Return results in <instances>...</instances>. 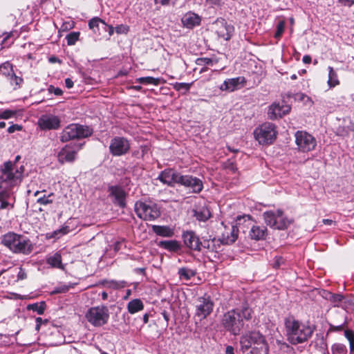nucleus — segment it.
Instances as JSON below:
<instances>
[{"mask_svg":"<svg viewBox=\"0 0 354 354\" xmlns=\"http://www.w3.org/2000/svg\"><path fill=\"white\" fill-rule=\"evenodd\" d=\"M129 30V28L127 25L120 24L115 27V32L118 34H127Z\"/></svg>","mask_w":354,"mask_h":354,"instance_id":"nucleus-48","label":"nucleus"},{"mask_svg":"<svg viewBox=\"0 0 354 354\" xmlns=\"http://www.w3.org/2000/svg\"><path fill=\"white\" fill-rule=\"evenodd\" d=\"M80 37V32H71L66 36V39L67 41V44L68 46H72L75 44V42L79 39Z\"/></svg>","mask_w":354,"mask_h":354,"instance_id":"nucleus-43","label":"nucleus"},{"mask_svg":"<svg viewBox=\"0 0 354 354\" xmlns=\"http://www.w3.org/2000/svg\"><path fill=\"white\" fill-rule=\"evenodd\" d=\"M110 196L114 198L113 203L123 208L126 206V193L120 186H111L109 188Z\"/></svg>","mask_w":354,"mask_h":354,"instance_id":"nucleus-22","label":"nucleus"},{"mask_svg":"<svg viewBox=\"0 0 354 354\" xmlns=\"http://www.w3.org/2000/svg\"><path fill=\"white\" fill-rule=\"evenodd\" d=\"M7 79L9 80L10 84L12 86L14 90L20 88L24 83L23 78L20 76H17L15 72H13L12 74Z\"/></svg>","mask_w":354,"mask_h":354,"instance_id":"nucleus-35","label":"nucleus"},{"mask_svg":"<svg viewBox=\"0 0 354 354\" xmlns=\"http://www.w3.org/2000/svg\"><path fill=\"white\" fill-rule=\"evenodd\" d=\"M284 324L287 340L294 345L307 342L316 330L314 324L301 322L291 316L286 318Z\"/></svg>","mask_w":354,"mask_h":354,"instance_id":"nucleus-2","label":"nucleus"},{"mask_svg":"<svg viewBox=\"0 0 354 354\" xmlns=\"http://www.w3.org/2000/svg\"><path fill=\"white\" fill-rule=\"evenodd\" d=\"M328 84L330 87H335L339 84L337 73L333 70L332 66H328Z\"/></svg>","mask_w":354,"mask_h":354,"instance_id":"nucleus-37","label":"nucleus"},{"mask_svg":"<svg viewBox=\"0 0 354 354\" xmlns=\"http://www.w3.org/2000/svg\"><path fill=\"white\" fill-rule=\"evenodd\" d=\"M212 26L217 35L226 41L231 39L234 31V26L227 24L226 20L221 17L214 21Z\"/></svg>","mask_w":354,"mask_h":354,"instance_id":"nucleus-13","label":"nucleus"},{"mask_svg":"<svg viewBox=\"0 0 354 354\" xmlns=\"http://www.w3.org/2000/svg\"><path fill=\"white\" fill-rule=\"evenodd\" d=\"M190 86H191L190 84L181 82V83L176 84L175 87H176V90H178V91L184 90V91H187L189 90Z\"/></svg>","mask_w":354,"mask_h":354,"instance_id":"nucleus-53","label":"nucleus"},{"mask_svg":"<svg viewBox=\"0 0 354 354\" xmlns=\"http://www.w3.org/2000/svg\"><path fill=\"white\" fill-rule=\"evenodd\" d=\"M183 174L174 169L167 168L162 171L157 180L169 187H174L176 184L180 185Z\"/></svg>","mask_w":354,"mask_h":354,"instance_id":"nucleus-14","label":"nucleus"},{"mask_svg":"<svg viewBox=\"0 0 354 354\" xmlns=\"http://www.w3.org/2000/svg\"><path fill=\"white\" fill-rule=\"evenodd\" d=\"M344 6H351L354 4V0H338Z\"/></svg>","mask_w":354,"mask_h":354,"instance_id":"nucleus-59","label":"nucleus"},{"mask_svg":"<svg viewBox=\"0 0 354 354\" xmlns=\"http://www.w3.org/2000/svg\"><path fill=\"white\" fill-rule=\"evenodd\" d=\"M14 72L12 64L6 62L0 65V75L8 78Z\"/></svg>","mask_w":354,"mask_h":354,"instance_id":"nucleus-36","label":"nucleus"},{"mask_svg":"<svg viewBox=\"0 0 354 354\" xmlns=\"http://www.w3.org/2000/svg\"><path fill=\"white\" fill-rule=\"evenodd\" d=\"M60 123V119L53 115H44L38 120V124L41 130L57 129Z\"/></svg>","mask_w":354,"mask_h":354,"instance_id":"nucleus-19","label":"nucleus"},{"mask_svg":"<svg viewBox=\"0 0 354 354\" xmlns=\"http://www.w3.org/2000/svg\"><path fill=\"white\" fill-rule=\"evenodd\" d=\"M98 285H101L107 288L118 290L126 287L127 286V282L123 280L116 281L103 279L99 281Z\"/></svg>","mask_w":354,"mask_h":354,"instance_id":"nucleus-26","label":"nucleus"},{"mask_svg":"<svg viewBox=\"0 0 354 354\" xmlns=\"http://www.w3.org/2000/svg\"><path fill=\"white\" fill-rule=\"evenodd\" d=\"M246 84V79L243 76L225 80L220 86L223 91L233 92L241 89Z\"/></svg>","mask_w":354,"mask_h":354,"instance_id":"nucleus-18","label":"nucleus"},{"mask_svg":"<svg viewBox=\"0 0 354 354\" xmlns=\"http://www.w3.org/2000/svg\"><path fill=\"white\" fill-rule=\"evenodd\" d=\"M295 142L298 149L302 152L310 151L317 145L316 139L312 135L304 131H297L295 133Z\"/></svg>","mask_w":354,"mask_h":354,"instance_id":"nucleus-12","label":"nucleus"},{"mask_svg":"<svg viewBox=\"0 0 354 354\" xmlns=\"http://www.w3.org/2000/svg\"><path fill=\"white\" fill-rule=\"evenodd\" d=\"M82 144H69L63 147L57 154L58 161L63 164L66 162H73L77 152L82 148Z\"/></svg>","mask_w":354,"mask_h":354,"instance_id":"nucleus-15","label":"nucleus"},{"mask_svg":"<svg viewBox=\"0 0 354 354\" xmlns=\"http://www.w3.org/2000/svg\"><path fill=\"white\" fill-rule=\"evenodd\" d=\"M21 129V127L18 125V124H12L11 126H10L8 128V132L9 133H14L15 131H19Z\"/></svg>","mask_w":354,"mask_h":354,"instance_id":"nucleus-57","label":"nucleus"},{"mask_svg":"<svg viewBox=\"0 0 354 354\" xmlns=\"http://www.w3.org/2000/svg\"><path fill=\"white\" fill-rule=\"evenodd\" d=\"M158 245L161 248L167 250L169 252H176L181 249L180 244L178 241L176 240L161 241L158 243Z\"/></svg>","mask_w":354,"mask_h":354,"instance_id":"nucleus-27","label":"nucleus"},{"mask_svg":"<svg viewBox=\"0 0 354 354\" xmlns=\"http://www.w3.org/2000/svg\"><path fill=\"white\" fill-rule=\"evenodd\" d=\"M131 148L129 140L124 137L115 136L111 140L109 152L113 156H122L127 154Z\"/></svg>","mask_w":354,"mask_h":354,"instance_id":"nucleus-11","label":"nucleus"},{"mask_svg":"<svg viewBox=\"0 0 354 354\" xmlns=\"http://www.w3.org/2000/svg\"><path fill=\"white\" fill-rule=\"evenodd\" d=\"M46 303L44 301H41L40 303H35L28 305L27 309L28 310L37 312L39 315H42L46 309Z\"/></svg>","mask_w":354,"mask_h":354,"instance_id":"nucleus-38","label":"nucleus"},{"mask_svg":"<svg viewBox=\"0 0 354 354\" xmlns=\"http://www.w3.org/2000/svg\"><path fill=\"white\" fill-rule=\"evenodd\" d=\"M144 308V304L140 299H134L127 304V310L130 314L136 313Z\"/></svg>","mask_w":354,"mask_h":354,"instance_id":"nucleus-32","label":"nucleus"},{"mask_svg":"<svg viewBox=\"0 0 354 354\" xmlns=\"http://www.w3.org/2000/svg\"><path fill=\"white\" fill-rule=\"evenodd\" d=\"M146 149L147 148L145 146H141L140 150L134 151L133 152V156L138 158H143V156L146 152Z\"/></svg>","mask_w":354,"mask_h":354,"instance_id":"nucleus-52","label":"nucleus"},{"mask_svg":"<svg viewBox=\"0 0 354 354\" xmlns=\"http://www.w3.org/2000/svg\"><path fill=\"white\" fill-rule=\"evenodd\" d=\"M48 91L50 93H53L55 95H62L63 93V91L61 88L55 87L53 85H50L48 86Z\"/></svg>","mask_w":354,"mask_h":354,"instance_id":"nucleus-50","label":"nucleus"},{"mask_svg":"<svg viewBox=\"0 0 354 354\" xmlns=\"http://www.w3.org/2000/svg\"><path fill=\"white\" fill-rule=\"evenodd\" d=\"M263 218L267 225L279 230H286L293 222L281 209L266 211L263 214Z\"/></svg>","mask_w":354,"mask_h":354,"instance_id":"nucleus-6","label":"nucleus"},{"mask_svg":"<svg viewBox=\"0 0 354 354\" xmlns=\"http://www.w3.org/2000/svg\"><path fill=\"white\" fill-rule=\"evenodd\" d=\"M178 274L180 279L189 280L196 274V271L186 267L178 269Z\"/></svg>","mask_w":354,"mask_h":354,"instance_id":"nucleus-33","label":"nucleus"},{"mask_svg":"<svg viewBox=\"0 0 354 354\" xmlns=\"http://www.w3.org/2000/svg\"><path fill=\"white\" fill-rule=\"evenodd\" d=\"M68 286H62L60 287L55 288V290L53 291V293L57 294V293H62L66 292L68 290Z\"/></svg>","mask_w":354,"mask_h":354,"instance_id":"nucleus-56","label":"nucleus"},{"mask_svg":"<svg viewBox=\"0 0 354 354\" xmlns=\"http://www.w3.org/2000/svg\"><path fill=\"white\" fill-rule=\"evenodd\" d=\"M238 227L237 226H232L230 234H223L222 243L223 244L230 245L235 242L238 238Z\"/></svg>","mask_w":354,"mask_h":354,"instance_id":"nucleus-31","label":"nucleus"},{"mask_svg":"<svg viewBox=\"0 0 354 354\" xmlns=\"http://www.w3.org/2000/svg\"><path fill=\"white\" fill-rule=\"evenodd\" d=\"M151 229L158 236L171 237L174 235V230L169 226L153 225Z\"/></svg>","mask_w":354,"mask_h":354,"instance_id":"nucleus-28","label":"nucleus"},{"mask_svg":"<svg viewBox=\"0 0 354 354\" xmlns=\"http://www.w3.org/2000/svg\"><path fill=\"white\" fill-rule=\"evenodd\" d=\"M88 26L95 34L101 35L100 30L106 31L107 24L99 17H94L89 21Z\"/></svg>","mask_w":354,"mask_h":354,"instance_id":"nucleus-25","label":"nucleus"},{"mask_svg":"<svg viewBox=\"0 0 354 354\" xmlns=\"http://www.w3.org/2000/svg\"><path fill=\"white\" fill-rule=\"evenodd\" d=\"M225 354H234V348L232 346H227L225 349Z\"/></svg>","mask_w":354,"mask_h":354,"instance_id":"nucleus-63","label":"nucleus"},{"mask_svg":"<svg viewBox=\"0 0 354 354\" xmlns=\"http://www.w3.org/2000/svg\"><path fill=\"white\" fill-rule=\"evenodd\" d=\"M93 129L88 126L71 124L65 127L60 135V140L66 142L71 140H80L91 136Z\"/></svg>","mask_w":354,"mask_h":354,"instance_id":"nucleus-7","label":"nucleus"},{"mask_svg":"<svg viewBox=\"0 0 354 354\" xmlns=\"http://www.w3.org/2000/svg\"><path fill=\"white\" fill-rule=\"evenodd\" d=\"M194 216L198 221L205 222L211 217V213L207 207L203 206L194 210Z\"/></svg>","mask_w":354,"mask_h":354,"instance_id":"nucleus-29","label":"nucleus"},{"mask_svg":"<svg viewBox=\"0 0 354 354\" xmlns=\"http://www.w3.org/2000/svg\"><path fill=\"white\" fill-rule=\"evenodd\" d=\"M201 17L192 12L185 13L181 18V23L183 27L192 29L201 24Z\"/></svg>","mask_w":354,"mask_h":354,"instance_id":"nucleus-23","label":"nucleus"},{"mask_svg":"<svg viewBox=\"0 0 354 354\" xmlns=\"http://www.w3.org/2000/svg\"><path fill=\"white\" fill-rule=\"evenodd\" d=\"M15 115V111L6 109L0 112L1 119H9Z\"/></svg>","mask_w":354,"mask_h":354,"instance_id":"nucleus-47","label":"nucleus"},{"mask_svg":"<svg viewBox=\"0 0 354 354\" xmlns=\"http://www.w3.org/2000/svg\"><path fill=\"white\" fill-rule=\"evenodd\" d=\"M137 82L143 84L158 85L160 82L159 79L153 77H143L137 79Z\"/></svg>","mask_w":354,"mask_h":354,"instance_id":"nucleus-42","label":"nucleus"},{"mask_svg":"<svg viewBox=\"0 0 354 354\" xmlns=\"http://www.w3.org/2000/svg\"><path fill=\"white\" fill-rule=\"evenodd\" d=\"M254 135L260 145H270L277 138V127L273 123L265 122L255 129Z\"/></svg>","mask_w":354,"mask_h":354,"instance_id":"nucleus-8","label":"nucleus"},{"mask_svg":"<svg viewBox=\"0 0 354 354\" xmlns=\"http://www.w3.org/2000/svg\"><path fill=\"white\" fill-rule=\"evenodd\" d=\"M156 4L161 6H168L174 1V0H154Z\"/></svg>","mask_w":354,"mask_h":354,"instance_id":"nucleus-58","label":"nucleus"},{"mask_svg":"<svg viewBox=\"0 0 354 354\" xmlns=\"http://www.w3.org/2000/svg\"><path fill=\"white\" fill-rule=\"evenodd\" d=\"M344 336L349 342L350 353H354V332L352 330H345Z\"/></svg>","mask_w":354,"mask_h":354,"instance_id":"nucleus-40","label":"nucleus"},{"mask_svg":"<svg viewBox=\"0 0 354 354\" xmlns=\"http://www.w3.org/2000/svg\"><path fill=\"white\" fill-rule=\"evenodd\" d=\"M85 317L92 326L95 327L102 326L109 321V309L105 306L91 307L87 310Z\"/></svg>","mask_w":354,"mask_h":354,"instance_id":"nucleus-10","label":"nucleus"},{"mask_svg":"<svg viewBox=\"0 0 354 354\" xmlns=\"http://www.w3.org/2000/svg\"><path fill=\"white\" fill-rule=\"evenodd\" d=\"M10 205V203L6 201H2L0 205V209H3L7 208Z\"/></svg>","mask_w":354,"mask_h":354,"instance_id":"nucleus-64","label":"nucleus"},{"mask_svg":"<svg viewBox=\"0 0 354 354\" xmlns=\"http://www.w3.org/2000/svg\"><path fill=\"white\" fill-rule=\"evenodd\" d=\"M214 303L208 297H199L196 306V316L201 321L205 319L213 310Z\"/></svg>","mask_w":354,"mask_h":354,"instance_id":"nucleus-16","label":"nucleus"},{"mask_svg":"<svg viewBox=\"0 0 354 354\" xmlns=\"http://www.w3.org/2000/svg\"><path fill=\"white\" fill-rule=\"evenodd\" d=\"M252 314L253 310L248 305L242 306L224 313L221 320V325L230 334L234 336L239 335L244 328L245 322L250 321Z\"/></svg>","mask_w":354,"mask_h":354,"instance_id":"nucleus-1","label":"nucleus"},{"mask_svg":"<svg viewBox=\"0 0 354 354\" xmlns=\"http://www.w3.org/2000/svg\"><path fill=\"white\" fill-rule=\"evenodd\" d=\"M249 236L253 240H263L267 236V227L265 226L252 225L250 230Z\"/></svg>","mask_w":354,"mask_h":354,"instance_id":"nucleus-24","label":"nucleus"},{"mask_svg":"<svg viewBox=\"0 0 354 354\" xmlns=\"http://www.w3.org/2000/svg\"><path fill=\"white\" fill-rule=\"evenodd\" d=\"M290 106L283 102L282 103H273L268 110V118L275 120L286 115L290 111Z\"/></svg>","mask_w":354,"mask_h":354,"instance_id":"nucleus-20","label":"nucleus"},{"mask_svg":"<svg viewBox=\"0 0 354 354\" xmlns=\"http://www.w3.org/2000/svg\"><path fill=\"white\" fill-rule=\"evenodd\" d=\"M69 227L64 226L57 230L53 231L50 235V238L59 239L62 236L66 234L69 232Z\"/></svg>","mask_w":354,"mask_h":354,"instance_id":"nucleus-41","label":"nucleus"},{"mask_svg":"<svg viewBox=\"0 0 354 354\" xmlns=\"http://www.w3.org/2000/svg\"><path fill=\"white\" fill-rule=\"evenodd\" d=\"M236 225L240 226L245 222L251 223L252 217L249 214H243L242 216H238L236 217Z\"/></svg>","mask_w":354,"mask_h":354,"instance_id":"nucleus-46","label":"nucleus"},{"mask_svg":"<svg viewBox=\"0 0 354 354\" xmlns=\"http://www.w3.org/2000/svg\"><path fill=\"white\" fill-rule=\"evenodd\" d=\"M344 324H340V325H338V326H335V325H333V324H330L328 333H329V332H339V331H342L344 329Z\"/></svg>","mask_w":354,"mask_h":354,"instance_id":"nucleus-54","label":"nucleus"},{"mask_svg":"<svg viewBox=\"0 0 354 354\" xmlns=\"http://www.w3.org/2000/svg\"><path fill=\"white\" fill-rule=\"evenodd\" d=\"M217 62V60L209 57H199L196 60V65L203 67L200 71L201 73L207 71L206 66H213L214 64H216Z\"/></svg>","mask_w":354,"mask_h":354,"instance_id":"nucleus-34","label":"nucleus"},{"mask_svg":"<svg viewBox=\"0 0 354 354\" xmlns=\"http://www.w3.org/2000/svg\"><path fill=\"white\" fill-rule=\"evenodd\" d=\"M183 239L186 247L195 251H201L202 243L193 231H187L183 234Z\"/></svg>","mask_w":354,"mask_h":354,"instance_id":"nucleus-21","label":"nucleus"},{"mask_svg":"<svg viewBox=\"0 0 354 354\" xmlns=\"http://www.w3.org/2000/svg\"><path fill=\"white\" fill-rule=\"evenodd\" d=\"M73 82L70 78L65 79V85L68 88H71L73 86Z\"/></svg>","mask_w":354,"mask_h":354,"instance_id":"nucleus-60","label":"nucleus"},{"mask_svg":"<svg viewBox=\"0 0 354 354\" xmlns=\"http://www.w3.org/2000/svg\"><path fill=\"white\" fill-rule=\"evenodd\" d=\"M106 30H108V32H109V36H111V35H113L114 31L115 30V28H114V27H113V26H108V25H107Z\"/></svg>","mask_w":354,"mask_h":354,"instance_id":"nucleus-62","label":"nucleus"},{"mask_svg":"<svg viewBox=\"0 0 354 354\" xmlns=\"http://www.w3.org/2000/svg\"><path fill=\"white\" fill-rule=\"evenodd\" d=\"M205 3L211 8L220 7L222 5L221 0H205Z\"/></svg>","mask_w":354,"mask_h":354,"instance_id":"nucleus-51","label":"nucleus"},{"mask_svg":"<svg viewBox=\"0 0 354 354\" xmlns=\"http://www.w3.org/2000/svg\"><path fill=\"white\" fill-rule=\"evenodd\" d=\"M239 344L240 350L243 353L249 351L250 354H269L270 348L266 337L259 330H248L243 333Z\"/></svg>","mask_w":354,"mask_h":354,"instance_id":"nucleus-3","label":"nucleus"},{"mask_svg":"<svg viewBox=\"0 0 354 354\" xmlns=\"http://www.w3.org/2000/svg\"><path fill=\"white\" fill-rule=\"evenodd\" d=\"M53 196H54L53 193H50L48 196L44 194L43 196L39 197L37 198V203L40 205H47L53 202V198H51Z\"/></svg>","mask_w":354,"mask_h":354,"instance_id":"nucleus-44","label":"nucleus"},{"mask_svg":"<svg viewBox=\"0 0 354 354\" xmlns=\"http://www.w3.org/2000/svg\"><path fill=\"white\" fill-rule=\"evenodd\" d=\"M24 166L18 167L10 161L6 162L1 167L0 178L2 182L6 183L9 186L13 187L19 184L23 178Z\"/></svg>","mask_w":354,"mask_h":354,"instance_id":"nucleus-5","label":"nucleus"},{"mask_svg":"<svg viewBox=\"0 0 354 354\" xmlns=\"http://www.w3.org/2000/svg\"><path fill=\"white\" fill-rule=\"evenodd\" d=\"M134 210L137 216L144 221H154L160 216V208L153 203L138 201L135 203Z\"/></svg>","mask_w":354,"mask_h":354,"instance_id":"nucleus-9","label":"nucleus"},{"mask_svg":"<svg viewBox=\"0 0 354 354\" xmlns=\"http://www.w3.org/2000/svg\"><path fill=\"white\" fill-rule=\"evenodd\" d=\"M284 263V259L281 257H275L272 263L274 268L278 269Z\"/></svg>","mask_w":354,"mask_h":354,"instance_id":"nucleus-49","label":"nucleus"},{"mask_svg":"<svg viewBox=\"0 0 354 354\" xmlns=\"http://www.w3.org/2000/svg\"><path fill=\"white\" fill-rule=\"evenodd\" d=\"M180 185L189 189L193 194H198L203 189V183L200 178L188 174L182 176Z\"/></svg>","mask_w":354,"mask_h":354,"instance_id":"nucleus-17","label":"nucleus"},{"mask_svg":"<svg viewBox=\"0 0 354 354\" xmlns=\"http://www.w3.org/2000/svg\"><path fill=\"white\" fill-rule=\"evenodd\" d=\"M311 57L310 55H304L303 57L302 61L304 64H310L311 62Z\"/></svg>","mask_w":354,"mask_h":354,"instance_id":"nucleus-61","label":"nucleus"},{"mask_svg":"<svg viewBox=\"0 0 354 354\" xmlns=\"http://www.w3.org/2000/svg\"><path fill=\"white\" fill-rule=\"evenodd\" d=\"M331 353L332 354H347V347L342 343H335L331 346Z\"/></svg>","mask_w":354,"mask_h":354,"instance_id":"nucleus-39","label":"nucleus"},{"mask_svg":"<svg viewBox=\"0 0 354 354\" xmlns=\"http://www.w3.org/2000/svg\"><path fill=\"white\" fill-rule=\"evenodd\" d=\"M62 256L59 252H56L46 258V263L51 267L64 270V266L62 264Z\"/></svg>","mask_w":354,"mask_h":354,"instance_id":"nucleus-30","label":"nucleus"},{"mask_svg":"<svg viewBox=\"0 0 354 354\" xmlns=\"http://www.w3.org/2000/svg\"><path fill=\"white\" fill-rule=\"evenodd\" d=\"M27 278V274L24 268L20 267L17 272V280H24Z\"/></svg>","mask_w":354,"mask_h":354,"instance_id":"nucleus-55","label":"nucleus"},{"mask_svg":"<svg viewBox=\"0 0 354 354\" xmlns=\"http://www.w3.org/2000/svg\"><path fill=\"white\" fill-rule=\"evenodd\" d=\"M286 26V21L284 20H279L277 24L276 32L274 33V37L279 39L284 32Z\"/></svg>","mask_w":354,"mask_h":354,"instance_id":"nucleus-45","label":"nucleus"},{"mask_svg":"<svg viewBox=\"0 0 354 354\" xmlns=\"http://www.w3.org/2000/svg\"><path fill=\"white\" fill-rule=\"evenodd\" d=\"M1 243L16 254L28 255L33 250V245L28 238L12 232L2 236Z\"/></svg>","mask_w":354,"mask_h":354,"instance_id":"nucleus-4","label":"nucleus"}]
</instances>
